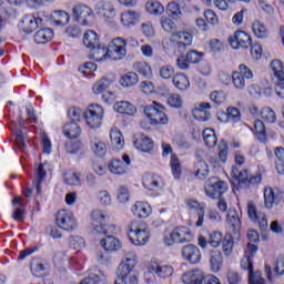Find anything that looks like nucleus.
Wrapping results in <instances>:
<instances>
[{"label": "nucleus", "mask_w": 284, "mask_h": 284, "mask_svg": "<svg viewBox=\"0 0 284 284\" xmlns=\"http://www.w3.org/2000/svg\"><path fill=\"white\" fill-rule=\"evenodd\" d=\"M274 163L277 174H284V149L283 146H277L274 150Z\"/></svg>", "instance_id": "79ce46f5"}, {"label": "nucleus", "mask_w": 284, "mask_h": 284, "mask_svg": "<svg viewBox=\"0 0 284 284\" xmlns=\"http://www.w3.org/2000/svg\"><path fill=\"white\" fill-rule=\"evenodd\" d=\"M185 206L186 210L196 212L197 221L195 222V227H203V223H205V207H207V204H205V202L200 203L194 199H186Z\"/></svg>", "instance_id": "2eb2a0df"}, {"label": "nucleus", "mask_w": 284, "mask_h": 284, "mask_svg": "<svg viewBox=\"0 0 284 284\" xmlns=\"http://www.w3.org/2000/svg\"><path fill=\"white\" fill-rule=\"evenodd\" d=\"M64 183H67V185H73L74 187H81V173L68 171L64 173Z\"/></svg>", "instance_id": "8fccbe9b"}, {"label": "nucleus", "mask_w": 284, "mask_h": 284, "mask_svg": "<svg viewBox=\"0 0 284 284\" xmlns=\"http://www.w3.org/2000/svg\"><path fill=\"white\" fill-rule=\"evenodd\" d=\"M95 12L108 23L109 26H116V9L110 0H102L95 6Z\"/></svg>", "instance_id": "1a4fd4ad"}, {"label": "nucleus", "mask_w": 284, "mask_h": 284, "mask_svg": "<svg viewBox=\"0 0 284 284\" xmlns=\"http://www.w3.org/2000/svg\"><path fill=\"white\" fill-rule=\"evenodd\" d=\"M131 164L132 160L130 159V155L124 154L122 156V161L116 158L109 161L108 170L111 174H115L116 176H123V174H128Z\"/></svg>", "instance_id": "4468645a"}, {"label": "nucleus", "mask_w": 284, "mask_h": 284, "mask_svg": "<svg viewBox=\"0 0 284 284\" xmlns=\"http://www.w3.org/2000/svg\"><path fill=\"white\" fill-rule=\"evenodd\" d=\"M91 150L97 156H104L108 152V145L101 138L91 139Z\"/></svg>", "instance_id": "ea45409f"}, {"label": "nucleus", "mask_w": 284, "mask_h": 284, "mask_svg": "<svg viewBox=\"0 0 284 284\" xmlns=\"http://www.w3.org/2000/svg\"><path fill=\"white\" fill-rule=\"evenodd\" d=\"M194 234L186 226L175 227L169 235L164 236V245L172 247L174 243H192Z\"/></svg>", "instance_id": "0eeeda50"}, {"label": "nucleus", "mask_w": 284, "mask_h": 284, "mask_svg": "<svg viewBox=\"0 0 284 284\" xmlns=\"http://www.w3.org/2000/svg\"><path fill=\"white\" fill-rule=\"evenodd\" d=\"M99 44H101L99 33L94 30L85 31L83 36V45H85L88 50H92V48H97Z\"/></svg>", "instance_id": "c9c22d12"}, {"label": "nucleus", "mask_w": 284, "mask_h": 284, "mask_svg": "<svg viewBox=\"0 0 284 284\" xmlns=\"http://www.w3.org/2000/svg\"><path fill=\"white\" fill-rule=\"evenodd\" d=\"M226 223L232 230H239L241 227V217L236 209H230L226 214Z\"/></svg>", "instance_id": "c03bdc74"}, {"label": "nucleus", "mask_w": 284, "mask_h": 284, "mask_svg": "<svg viewBox=\"0 0 284 284\" xmlns=\"http://www.w3.org/2000/svg\"><path fill=\"white\" fill-rule=\"evenodd\" d=\"M134 148L139 150L140 152H144L146 154H150L154 150V142L152 139L141 135L135 142Z\"/></svg>", "instance_id": "473e14b6"}, {"label": "nucleus", "mask_w": 284, "mask_h": 284, "mask_svg": "<svg viewBox=\"0 0 284 284\" xmlns=\"http://www.w3.org/2000/svg\"><path fill=\"white\" fill-rule=\"evenodd\" d=\"M114 112L123 114L124 116H134L136 114V106L130 101H119L113 105Z\"/></svg>", "instance_id": "cd10ccee"}, {"label": "nucleus", "mask_w": 284, "mask_h": 284, "mask_svg": "<svg viewBox=\"0 0 284 284\" xmlns=\"http://www.w3.org/2000/svg\"><path fill=\"white\" fill-rule=\"evenodd\" d=\"M168 105L180 110V108H183V98L179 93H172L168 97Z\"/></svg>", "instance_id": "338daca9"}, {"label": "nucleus", "mask_w": 284, "mask_h": 284, "mask_svg": "<svg viewBox=\"0 0 284 284\" xmlns=\"http://www.w3.org/2000/svg\"><path fill=\"white\" fill-rule=\"evenodd\" d=\"M232 83L235 90H243L245 85H247V80H245V78H243L241 73H237L236 71H234L232 73Z\"/></svg>", "instance_id": "0e129e2a"}, {"label": "nucleus", "mask_w": 284, "mask_h": 284, "mask_svg": "<svg viewBox=\"0 0 284 284\" xmlns=\"http://www.w3.org/2000/svg\"><path fill=\"white\" fill-rule=\"evenodd\" d=\"M138 264L139 255H136V252H126L118 266L114 284H139V276L132 274Z\"/></svg>", "instance_id": "f257e3e1"}, {"label": "nucleus", "mask_w": 284, "mask_h": 284, "mask_svg": "<svg viewBox=\"0 0 284 284\" xmlns=\"http://www.w3.org/2000/svg\"><path fill=\"white\" fill-rule=\"evenodd\" d=\"M97 200L102 207H110V205H112V194H110L108 190L99 191Z\"/></svg>", "instance_id": "13d9d810"}, {"label": "nucleus", "mask_w": 284, "mask_h": 284, "mask_svg": "<svg viewBox=\"0 0 284 284\" xmlns=\"http://www.w3.org/2000/svg\"><path fill=\"white\" fill-rule=\"evenodd\" d=\"M110 53L112 54L113 61H123L128 57V40L116 37L111 40Z\"/></svg>", "instance_id": "ddd939ff"}, {"label": "nucleus", "mask_w": 284, "mask_h": 284, "mask_svg": "<svg viewBox=\"0 0 284 284\" xmlns=\"http://www.w3.org/2000/svg\"><path fill=\"white\" fill-rule=\"evenodd\" d=\"M264 272L266 274L267 281H270L271 283H274L277 276H283L284 274V257L277 260L275 270H274V273H275L274 275L272 274V266L267 264H265L264 266Z\"/></svg>", "instance_id": "c756f323"}, {"label": "nucleus", "mask_w": 284, "mask_h": 284, "mask_svg": "<svg viewBox=\"0 0 284 284\" xmlns=\"http://www.w3.org/2000/svg\"><path fill=\"white\" fill-rule=\"evenodd\" d=\"M110 140L115 152H121L125 146V139H123V133L116 128L111 129L110 131Z\"/></svg>", "instance_id": "7c9ffc66"}, {"label": "nucleus", "mask_w": 284, "mask_h": 284, "mask_svg": "<svg viewBox=\"0 0 284 284\" xmlns=\"http://www.w3.org/2000/svg\"><path fill=\"white\" fill-rule=\"evenodd\" d=\"M227 42L233 50H247L252 45V37L243 30H236L229 37Z\"/></svg>", "instance_id": "f8f14e48"}, {"label": "nucleus", "mask_w": 284, "mask_h": 284, "mask_svg": "<svg viewBox=\"0 0 284 284\" xmlns=\"http://www.w3.org/2000/svg\"><path fill=\"white\" fill-rule=\"evenodd\" d=\"M89 232L95 236H108V234H114L116 232V225L105 224V221H110V214L108 211L101 209H94L89 214Z\"/></svg>", "instance_id": "f03ea898"}, {"label": "nucleus", "mask_w": 284, "mask_h": 284, "mask_svg": "<svg viewBox=\"0 0 284 284\" xmlns=\"http://www.w3.org/2000/svg\"><path fill=\"white\" fill-rule=\"evenodd\" d=\"M166 12L169 17H172V19H180L183 14L181 6L176 2H169L166 6Z\"/></svg>", "instance_id": "052dcab7"}, {"label": "nucleus", "mask_w": 284, "mask_h": 284, "mask_svg": "<svg viewBox=\"0 0 284 284\" xmlns=\"http://www.w3.org/2000/svg\"><path fill=\"white\" fill-rule=\"evenodd\" d=\"M221 244L224 256L227 258L229 256H232V252H234V237L230 234H226Z\"/></svg>", "instance_id": "603ef678"}, {"label": "nucleus", "mask_w": 284, "mask_h": 284, "mask_svg": "<svg viewBox=\"0 0 284 284\" xmlns=\"http://www.w3.org/2000/svg\"><path fill=\"white\" fill-rule=\"evenodd\" d=\"M101 281H105V274H103L101 271H98L92 276L82 280L80 284H100Z\"/></svg>", "instance_id": "774afa93"}, {"label": "nucleus", "mask_w": 284, "mask_h": 284, "mask_svg": "<svg viewBox=\"0 0 284 284\" xmlns=\"http://www.w3.org/2000/svg\"><path fill=\"white\" fill-rule=\"evenodd\" d=\"M195 170V176L196 179H200V181H203L207 178V174H210V166L207 165V162L199 160L195 163L194 166Z\"/></svg>", "instance_id": "49530a36"}, {"label": "nucleus", "mask_w": 284, "mask_h": 284, "mask_svg": "<svg viewBox=\"0 0 284 284\" xmlns=\"http://www.w3.org/2000/svg\"><path fill=\"white\" fill-rule=\"evenodd\" d=\"M252 30L257 39H267V37H270V31L267 30V27L265 26V23L258 20L253 22Z\"/></svg>", "instance_id": "a18cd8bd"}, {"label": "nucleus", "mask_w": 284, "mask_h": 284, "mask_svg": "<svg viewBox=\"0 0 284 284\" xmlns=\"http://www.w3.org/2000/svg\"><path fill=\"white\" fill-rule=\"evenodd\" d=\"M210 266L212 272H221L223 267V253L221 251H210Z\"/></svg>", "instance_id": "f704fd0d"}, {"label": "nucleus", "mask_w": 284, "mask_h": 284, "mask_svg": "<svg viewBox=\"0 0 284 284\" xmlns=\"http://www.w3.org/2000/svg\"><path fill=\"white\" fill-rule=\"evenodd\" d=\"M281 201H284V193L274 190L270 186L264 189V205L268 210L274 206V203H281Z\"/></svg>", "instance_id": "5701e85b"}, {"label": "nucleus", "mask_w": 284, "mask_h": 284, "mask_svg": "<svg viewBox=\"0 0 284 284\" xmlns=\"http://www.w3.org/2000/svg\"><path fill=\"white\" fill-rule=\"evenodd\" d=\"M242 270H246L248 272V283L250 284H265V278H263L261 271L253 272L254 266L252 264V257H244L241 261Z\"/></svg>", "instance_id": "dca6fc26"}, {"label": "nucleus", "mask_w": 284, "mask_h": 284, "mask_svg": "<svg viewBox=\"0 0 284 284\" xmlns=\"http://www.w3.org/2000/svg\"><path fill=\"white\" fill-rule=\"evenodd\" d=\"M144 114L150 125H168L170 123L165 109L159 102H152L151 105L145 106Z\"/></svg>", "instance_id": "39448f33"}, {"label": "nucleus", "mask_w": 284, "mask_h": 284, "mask_svg": "<svg viewBox=\"0 0 284 284\" xmlns=\"http://www.w3.org/2000/svg\"><path fill=\"white\" fill-rule=\"evenodd\" d=\"M247 214L251 221L258 223L261 227H267V216H265V213L258 212L256 210V204L252 201L247 203Z\"/></svg>", "instance_id": "a878e982"}, {"label": "nucleus", "mask_w": 284, "mask_h": 284, "mask_svg": "<svg viewBox=\"0 0 284 284\" xmlns=\"http://www.w3.org/2000/svg\"><path fill=\"white\" fill-rule=\"evenodd\" d=\"M210 110H212L210 102H201L192 110V116L195 121H210L212 119V112Z\"/></svg>", "instance_id": "4be33fe9"}, {"label": "nucleus", "mask_w": 284, "mask_h": 284, "mask_svg": "<svg viewBox=\"0 0 284 284\" xmlns=\"http://www.w3.org/2000/svg\"><path fill=\"white\" fill-rule=\"evenodd\" d=\"M47 172L45 169L43 168V164H39L38 168L34 171V180H33V185L36 186L37 193L41 194V182L45 179Z\"/></svg>", "instance_id": "09e8293b"}, {"label": "nucleus", "mask_w": 284, "mask_h": 284, "mask_svg": "<svg viewBox=\"0 0 284 284\" xmlns=\"http://www.w3.org/2000/svg\"><path fill=\"white\" fill-rule=\"evenodd\" d=\"M41 26V18H37L32 14L24 16L19 23V29L26 34H32L37 28Z\"/></svg>", "instance_id": "412c9836"}, {"label": "nucleus", "mask_w": 284, "mask_h": 284, "mask_svg": "<svg viewBox=\"0 0 284 284\" xmlns=\"http://www.w3.org/2000/svg\"><path fill=\"white\" fill-rule=\"evenodd\" d=\"M133 68H134L135 72H138V74H140L144 79H152L153 71H152V67L150 65V63H148L145 61L135 62Z\"/></svg>", "instance_id": "a19ab883"}, {"label": "nucleus", "mask_w": 284, "mask_h": 284, "mask_svg": "<svg viewBox=\"0 0 284 284\" xmlns=\"http://www.w3.org/2000/svg\"><path fill=\"white\" fill-rule=\"evenodd\" d=\"M103 116H105V110L100 104H91L84 112L85 123L91 130L101 128Z\"/></svg>", "instance_id": "6e6552de"}, {"label": "nucleus", "mask_w": 284, "mask_h": 284, "mask_svg": "<svg viewBox=\"0 0 284 284\" xmlns=\"http://www.w3.org/2000/svg\"><path fill=\"white\" fill-rule=\"evenodd\" d=\"M226 115L229 119V123H232V125L239 123L241 121V111L234 106H229L226 109Z\"/></svg>", "instance_id": "69168bd1"}, {"label": "nucleus", "mask_w": 284, "mask_h": 284, "mask_svg": "<svg viewBox=\"0 0 284 284\" xmlns=\"http://www.w3.org/2000/svg\"><path fill=\"white\" fill-rule=\"evenodd\" d=\"M194 37L187 31H176L171 34V39L164 38L162 40V48L164 50H170V43L178 48V50H185L192 45Z\"/></svg>", "instance_id": "20e7f679"}, {"label": "nucleus", "mask_w": 284, "mask_h": 284, "mask_svg": "<svg viewBox=\"0 0 284 284\" xmlns=\"http://www.w3.org/2000/svg\"><path fill=\"white\" fill-rule=\"evenodd\" d=\"M221 243H223V233L219 231H213L212 233H210L209 245H211V247L217 250V247H221Z\"/></svg>", "instance_id": "680f3d73"}, {"label": "nucleus", "mask_w": 284, "mask_h": 284, "mask_svg": "<svg viewBox=\"0 0 284 284\" xmlns=\"http://www.w3.org/2000/svg\"><path fill=\"white\" fill-rule=\"evenodd\" d=\"M254 131L255 135L260 141H264L265 136L267 134V129L265 128V123L261 120H255L254 121Z\"/></svg>", "instance_id": "e2e57ef3"}, {"label": "nucleus", "mask_w": 284, "mask_h": 284, "mask_svg": "<svg viewBox=\"0 0 284 284\" xmlns=\"http://www.w3.org/2000/svg\"><path fill=\"white\" fill-rule=\"evenodd\" d=\"M231 176L237 183H243L245 181H250V171L247 170H239L236 166H232Z\"/></svg>", "instance_id": "5fc2aeb1"}, {"label": "nucleus", "mask_w": 284, "mask_h": 284, "mask_svg": "<svg viewBox=\"0 0 284 284\" xmlns=\"http://www.w3.org/2000/svg\"><path fill=\"white\" fill-rule=\"evenodd\" d=\"M63 134L68 139H79L81 136V126L77 122H68L63 126Z\"/></svg>", "instance_id": "58836bf2"}, {"label": "nucleus", "mask_w": 284, "mask_h": 284, "mask_svg": "<svg viewBox=\"0 0 284 284\" xmlns=\"http://www.w3.org/2000/svg\"><path fill=\"white\" fill-rule=\"evenodd\" d=\"M90 50L89 58L92 61H97L98 63H103L108 61V59H112V54L110 53V49L105 44H99Z\"/></svg>", "instance_id": "aec40b11"}, {"label": "nucleus", "mask_w": 284, "mask_h": 284, "mask_svg": "<svg viewBox=\"0 0 284 284\" xmlns=\"http://www.w3.org/2000/svg\"><path fill=\"white\" fill-rule=\"evenodd\" d=\"M69 247L75 252H81V250L85 248V240L79 235H72L69 239Z\"/></svg>", "instance_id": "4d7b16f0"}, {"label": "nucleus", "mask_w": 284, "mask_h": 284, "mask_svg": "<svg viewBox=\"0 0 284 284\" xmlns=\"http://www.w3.org/2000/svg\"><path fill=\"white\" fill-rule=\"evenodd\" d=\"M131 212L135 219H149L152 216V205L148 202L138 201L131 205Z\"/></svg>", "instance_id": "b1692460"}, {"label": "nucleus", "mask_w": 284, "mask_h": 284, "mask_svg": "<svg viewBox=\"0 0 284 284\" xmlns=\"http://www.w3.org/2000/svg\"><path fill=\"white\" fill-rule=\"evenodd\" d=\"M112 83H114V80L103 77L100 80L94 82L92 87V93L95 97H99V94H103L105 90H110V88L112 87Z\"/></svg>", "instance_id": "2f4dec72"}, {"label": "nucleus", "mask_w": 284, "mask_h": 284, "mask_svg": "<svg viewBox=\"0 0 284 284\" xmlns=\"http://www.w3.org/2000/svg\"><path fill=\"white\" fill-rule=\"evenodd\" d=\"M182 283L184 284H223L221 280L214 275H206L203 270H191L182 275Z\"/></svg>", "instance_id": "423d86ee"}, {"label": "nucleus", "mask_w": 284, "mask_h": 284, "mask_svg": "<svg viewBox=\"0 0 284 284\" xmlns=\"http://www.w3.org/2000/svg\"><path fill=\"white\" fill-rule=\"evenodd\" d=\"M145 10L149 14H153L154 17H159L165 12V7L159 1L150 0L145 3Z\"/></svg>", "instance_id": "37998d69"}, {"label": "nucleus", "mask_w": 284, "mask_h": 284, "mask_svg": "<svg viewBox=\"0 0 284 284\" xmlns=\"http://www.w3.org/2000/svg\"><path fill=\"white\" fill-rule=\"evenodd\" d=\"M229 186L227 183L223 180H219L217 178H212L205 183V194L209 196V199H216L221 197L222 194H225L227 192Z\"/></svg>", "instance_id": "9b49d317"}, {"label": "nucleus", "mask_w": 284, "mask_h": 284, "mask_svg": "<svg viewBox=\"0 0 284 284\" xmlns=\"http://www.w3.org/2000/svg\"><path fill=\"white\" fill-rule=\"evenodd\" d=\"M23 128H26V122L23 119H19V126L12 128V134L16 136V143L20 150H26L28 138L23 134Z\"/></svg>", "instance_id": "c85d7f7f"}, {"label": "nucleus", "mask_w": 284, "mask_h": 284, "mask_svg": "<svg viewBox=\"0 0 284 284\" xmlns=\"http://www.w3.org/2000/svg\"><path fill=\"white\" fill-rule=\"evenodd\" d=\"M73 14L82 26H90L94 19V12L92 9L84 4H77L73 7Z\"/></svg>", "instance_id": "f3484780"}, {"label": "nucleus", "mask_w": 284, "mask_h": 284, "mask_svg": "<svg viewBox=\"0 0 284 284\" xmlns=\"http://www.w3.org/2000/svg\"><path fill=\"white\" fill-rule=\"evenodd\" d=\"M261 119L266 123H276V112L272 108L265 106L260 112Z\"/></svg>", "instance_id": "bf43d9fd"}, {"label": "nucleus", "mask_w": 284, "mask_h": 284, "mask_svg": "<svg viewBox=\"0 0 284 284\" xmlns=\"http://www.w3.org/2000/svg\"><path fill=\"white\" fill-rule=\"evenodd\" d=\"M52 39H54V31L50 28L41 29L34 34V42L38 44L48 43Z\"/></svg>", "instance_id": "e433bc0d"}, {"label": "nucleus", "mask_w": 284, "mask_h": 284, "mask_svg": "<svg viewBox=\"0 0 284 284\" xmlns=\"http://www.w3.org/2000/svg\"><path fill=\"white\" fill-rule=\"evenodd\" d=\"M149 271L152 274H156V276L159 278H163V280L170 278V276H172L174 274V268H172L171 265L160 264V263H156V262H153V263L150 264Z\"/></svg>", "instance_id": "393cba45"}, {"label": "nucleus", "mask_w": 284, "mask_h": 284, "mask_svg": "<svg viewBox=\"0 0 284 284\" xmlns=\"http://www.w3.org/2000/svg\"><path fill=\"white\" fill-rule=\"evenodd\" d=\"M55 223L60 230L64 232H72V230H77V217H74V213L69 210H60L55 215Z\"/></svg>", "instance_id": "9d476101"}, {"label": "nucleus", "mask_w": 284, "mask_h": 284, "mask_svg": "<svg viewBox=\"0 0 284 284\" xmlns=\"http://www.w3.org/2000/svg\"><path fill=\"white\" fill-rule=\"evenodd\" d=\"M271 72H273L274 78L276 81L284 79V65L283 61L281 60H273L270 63Z\"/></svg>", "instance_id": "864d4df0"}, {"label": "nucleus", "mask_w": 284, "mask_h": 284, "mask_svg": "<svg viewBox=\"0 0 284 284\" xmlns=\"http://www.w3.org/2000/svg\"><path fill=\"white\" fill-rule=\"evenodd\" d=\"M173 85L183 92L190 88V80L185 77V74L179 73L173 77Z\"/></svg>", "instance_id": "6e6d98bb"}, {"label": "nucleus", "mask_w": 284, "mask_h": 284, "mask_svg": "<svg viewBox=\"0 0 284 284\" xmlns=\"http://www.w3.org/2000/svg\"><path fill=\"white\" fill-rule=\"evenodd\" d=\"M143 186L145 190H149V192H163L165 190V183L163 182V179L159 175H145L143 178Z\"/></svg>", "instance_id": "6ab92c4d"}, {"label": "nucleus", "mask_w": 284, "mask_h": 284, "mask_svg": "<svg viewBox=\"0 0 284 284\" xmlns=\"http://www.w3.org/2000/svg\"><path fill=\"white\" fill-rule=\"evenodd\" d=\"M51 19L54 26L63 27V26H68V23L70 22V16L65 11H54L51 14Z\"/></svg>", "instance_id": "3c124183"}, {"label": "nucleus", "mask_w": 284, "mask_h": 284, "mask_svg": "<svg viewBox=\"0 0 284 284\" xmlns=\"http://www.w3.org/2000/svg\"><path fill=\"white\" fill-rule=\"evenodd\" d=\"M202 136L206 148H214L219 141L216 138V132H214V129L211 128L204 129Z\"/></svg>", "instance_id": "de8ad7c7"}, {"label": "nucleus", "mask_w": 284, "mask_h": 284, "mask_svg": "<svg viewBox=\"0 0 284 284\" xmlns=\"http://www.w3.org/2000/svg\"><path fill=\"white\" fill-rule=\"evenodd\" d=\"M119 83L121 88H134L139 83V74L130 71L120 78Z\"/></svg>", "instance_id": "4c0bfd02"}, {"label": "nucleus", "mask_w": 284, "mask_h": 284, "mask_svg": "<svg viewBox=\"0 0 284 284\" xmlns=\"http://www.w3.org/2000/svg\"><path fill=\"white\" fill-rule=\"evenodd\" d=\"M141 21V14L136 11H124L120 16V23L124 28H134Z\"/></svg>", "instance_id": "bb28decb"}, {"label": "nucleus", "mask_w": 284, "mask_h": 284, "mask_svg": "<svg viewBox=\"0 0 284 284\" xmlns=\"http://www.w3.org/2000/svg\"><path fill=\"white\" fill-rule=\"evenodd\" d=\"M181 255L183 261H186V263H190L191 265H197V263H201V250L194 244L183 246Z\"/></svg>", "instance_id": "a211bd4d"}, {"label": "nucleus", "mask_w": 284, "mask_h": 284, "mask_svg": "<svg viewBox=\"0 0 284 284\" xmlns=\"http://www.w3.org/2000/svg\"><path fill=\"white\" fill-rule=\"evenodd\" d=\"M100 244L105 252H119L122 247L121 241L114 236H106L100 241Z\"/></svg>", "instance_id": "72a5a7b5"}, {"label": "nucleus", "mask_w": 284, "mask_h": 284, "mask_svg": "<svg viewBox=\"0 0 284 284\" xmlns=\"http://www.w3.org/2000/svg\"><path fill=\"white\" fill-rule=\"evenodd\" d=\"M129 241L132 245L141 247L150 242V227L144 223L133 221L128 225Z\"/></svg>", "instance_id": "7ed1b4c3"}]
</instances>
